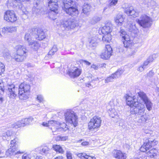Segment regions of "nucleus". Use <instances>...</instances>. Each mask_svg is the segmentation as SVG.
Returning <instances> with one entry per match:
<instances>
[{"label":"nucleus","instance_id":"nucleus-8","mask_svg":"<svg viewBox=\"0 0 159 159\" xmlns=\"http://www.w3.org/2000/svg\"><path fill=\"white\" fill-rule=\"evenodd\" d=\"M119 33L120 37L124 47L126 48H130L132 47L133 43L132 40L130 39L129 36L123 30H121Z\"/></svg>","mask_w":159,"mask_h":159},{"label":"nucleus","instance_id":"nucleus-15","mask_svg":"<svg viewBox=\"0 0 159 159\" xmlns=\"http://www.w3.org/2000/svg\"><path fill=\"white\" fill-rule=\"evenodd\" d=\"M112 52V49L111 46L109 45H106V49L101 54V57L103 59H107L110 57Z\"/></svg>","mask_w":159,"mask_h":159},{"label":"nucleus","instance_id":"nucleus-63","mask_svg":"<svg viewBox=\"0 0 159 159\" xmlns=\"http://www.w3.org/2000/svg\"><path fill=\"white\" fill-rule=\"evenodd\" d=\"M85 86L89 88H92L93 86L90 83V82L89 83H87L85 84Z\"/></svg>","mask_w":159,"mask_h":159},{"label":"nucleus","instance_id":"nucleus-17","mask_svg":"<svg viewBox=\"0 0 159 159\" xmlns=\"http://www.w3.org/2000/svg\"><path fill=\"white\" fill-rule=\"evenodd\" d=\"M15 49L16 53L27 57L26 53L27 50L24 46L20 45H17L16 46Z\"/></svg>","mask_w":159,"mask_h":159},{"label":"nucleus","instance_id":"nucleus-10","mask_svg":"<svg viewBox=\"0 0 159 159\" xmlns=\"http://www.w3.org/2000/svg\"><path fill=\"white\" fill-rule=\"evenodd\" d=\"M48 5L51 11L49 13V17L53 20H55V18H51V16L53 13V15L55 16L58 13V0H48Z\"/></svg>","mask_w":159,"mask_h":159},{"label":"nucleus","instance_id":"nucleus-24","mask_svg":"<svg viewBox=\"0 0 159 159\" xmlns=\"http://www.w3.org/2000/svg\"><path fill=\"white\" fill-rule=\"evenodd\" d=\"M12 59H14L16 62H22L26 59V57L23 55L16 53L12 56Z\"/></svg>","mask_w":159,"mask_h":159},{"label":"nucleus","instance_id":"nucleus-12","mask_svg":"<svg viewBox=\"0 0 159 159\" xmlns=\"http://www.w3.org/2000/svg\"><path fill=\"white\" fill-rule=\"evenodd\" d=\"M136 21L143 28H146L151 26L152 21L150 17L146 15H143L141 16L139 19H136Z\"/></svg>","mask_w":159,"mask_h":159},{"label":"nucleus","instance_id":"nucleus-55","mask_svg":"<svg viewBox=\"0 0 159 159\" xmlns=\"http://www.w3.org/2000/svg\"><path fill=\"white\" fill-rule=\"evenodd\" d=\"M117 0H112L110 3V6L115 5L117 3Z\"/></svg>","mask_w":159,"mask_h":159},{"label":"nucleus","instance_id":"nucleus-51","mask_svg":"<svg viewBox=\"0 0 159 159\" xmlns=\"http://www.w3.org/2000/svg\"><path fill=\"white\" fill-rule=\"evenodd\" d=\"M3 56L5 58H7V59H10L11 57L9 53L7 52L3 54Z\"/></svg>","mask_w":159,"mask_h":159},{"label":"nucleus","instance_id":"nucleus-45","mask_svg":"<svg viewBox=\"0 0 159 159\" xmlns=\"http://www.w3.org/2000/svg\"><path fill=\"white\" fill-rule=\"evenodd\" d=\"M131 52H129L128 55V56L129 57L135 55L136 52H137V50L136 48L134 49H130V50H131Z\"/></svg>","mask_w":159,"mask_h":159},{"label":"nucleus","instance_id":"nucleus-57","mask_svg":"<svg viewBox=\"0 0 159 159\" xmlns=\"http://www.w3.org/2000/svg\"><path fill=\"white\" fill-rule=\"evenodd\" d=\"M157 57V55L156 54H153L152 56H150L148 58H151V60L152 61V62L154 60L155 58H156Z\"/></svg>","mask_w":159,"mask_h":159},{"label":"nucleus","instance_id":"nucleus-34","mask_svg":"<svg viewBox=\"0 0 159 159\" xmlns=\"http://www.w3.org/2000/svg\"><path fill=\"white\" fill-rule=\"evenodd\" d=\"M97 44V38L96 37H92L89 41V46L91 47H96Z\"/></svg>","mask_w":159,"mask_h":159},{"label":"nucleus","instance_id":"nucleus-38","mask_svg":"<svg viewBox=\"0 0 159 159\" xmlns=\"http://www.w3.org/2000/svg\"><path fill=\"white\" fill-rule=\"evenodd\" d=\"M108 112L110 116L112 117H114L117 114V112L114 108L109 109L108 111Z\"/></svg>","mask_w":159,"mask_h":159},{"label":"nucleus","instance_id":"nucleus-2","mask_svg":"<svg viewBox=\"0 0 159 159\" xmlns=\"http://www.w3.org/2000/svg\"><path fill=\"white\" fill-rule=\"evenodd\" d=\"M138 96L137 99L135 96L132 98L128 94L125 96L127 105L131 107H135L139 104H143L142 103H144L147 110L148 111H151L153 104L146 94L143 92L140 91L138 93Z\"/></svg>","mask_w":159,"mask_h":159},{"label":"nucleus","instance_id":"nucleus-9","mask_svg":"<svg viewBox=\"0 0 159 159\" xmlns=\"http://www.w3.org/2000/svg\"><path fill=\"white\" fill-rule=\"evenodd\" d=\"M101 118L97 116H94L90 120L88 123V128L92 131H97L101 126L102 122Z\"/></svg>","mask_w":159,"mask_h":159},{"label":"nucleus","instance_id":"nucleus-11","mask_svg":"<svg viewBox=\"0 0 159 159\" xmlns=\"http://www.w3.org/2000/svg\"><path fill=\"white\" fill-rule=\"evenodd\" d=\"M158 143V142L155 139H146L144 142V143L140 148V151L142 152H146L152 147L155 146Z\"/></svg>","mask_w":159,"mask_h":159},{"label":"nucleus","instance_id":"nucleus-7","mask_svg":"<svg viewBox=\"0 0 159 159\" xmlns=\"http://www.w3.org/2000/svg\"><path fill=\"white\" fill-rule=\"evenodd\" d=\"M65 120L71 125L75 127L78 124V117L75 113L73 111L69 110L65 114Z\"/></svg>","mask_w":159,"mask_h":159},{"label":"nucleus","instance_id":"nucleus-46","mask_svg":"<svg viewBox=\"0 0 159 159\" xmlns=\"http://www.w3.org/2000/svg\"><path fill=\"white\" fill-rule=\"evenodd\" d=\"M7 32H12L16 31V27H7Z\"/></svg>","mask_w":159,"mask_h":159},{"label":"nucleus","instance_id":"nucleus-4","mask_svg":"<svg viewBox=\"0 0 159 159\" xmlns=\"http://www.w3.org/2000/svg\"><path fill=\"white\" fill-rule=\"evenodd\" d=\"M145 110L144 105L140 104L131 110L130 113L136 115V120L140 125L145 124L148 120V118L146 115L143 114Z\"/></svg>","mask_w":159,"mask_h":159},{"label":"nucleus","instance_id":"nucleus-52","mask_svg":"<svg viewBox=\"0 0 159 159\" xmlns=\"http://www.w3.org/2000/svg\"><path fill=\"white\" fill-rule=\"evenodd\" d=\"M154 72L152 71V70H151L148 73H147V76L149 78H151L154 75Z\"/></svg>","mask_w":159,"mask_h":159},{"label":"nucleus","instance_id":"nucleus-25","mask_svg":"<svg viewBox=\"0 0 159 159\" xmlns=\"http://www.w3.org/2000/svg\"><path fill=\"white\" fill-rule=\"evenodd\" d=\"M34 32H37V34L35 36V38L37 40H41L45 38L44 32L41 30H37L34 29Z\"/></svg>","mask_w":159,"mask_h":159},{"label":"nucleus","instance_id":"nucleus-56","mask_svg":"<svg viewBox=\"0 0 159 159\" xmlns=\"http://www.w3.org/2000/svg\"><path fill=\"white\" fill-rule=\"evenodd\" d=\"M5 66L4 65L2 66H0V75H1L2 73L3 72L5 71Z\"/></svg>","mask_w":159,"mask_h":159},{"label":"nucleus","instance_id":"nucleus-31","mask_svg":"<svg viewBox=\"0 0 159 159\" xmlns=\"http://www.w3.org/2000/svg\"><path fill=\"white\" fill-rule=\"evenodd\" d=\"M91 6L88 3H85L83 7V12L85 14H87L91 11Z\"/></svg>","mask_w":159,"mask_h":159},{"label":"nucleus","instance_id":"nucleus-18","mask_svg":"<svg viewBox=\"0 0 159 159\" xmlns=\"http://www.w3.org/2000/svg\"><path fill=\"white\" fill-rule=\"evenodd\" d=\"M113 157L118 159H126V155L125 153L122 152L118 150H114L112 151Z\"/></svg>","mask_w":159,"mask_h":159},{"label":"nucleus","instance_id":"nucleus-28","mask_svg":"<svg viewBox=\"0 0 159 159\" xmlns=\"http://www.w3.org/2000/svg\"><path fill=\"white\" fill-rule=\"evenodd\" d=\"M115 22L117 25H121L124 21L122 16L120 14H118L114 18Z\"/></svg>","mask_w":159,"mask_h":159},{"label":"nucleus","instance_id":"nucleus-59","mask_svg":"<svg viewBox=\"0 0 159 159\" xmlns=\"http://www.w3.org/2000/svg\"><path fill=\"white\" fill-rule=\"evenodd\" d=\"M81 63H84L85 64H86L87 65H89L91 64V63L89 61H86V60H81Z\"/></svg>","mask_w":159,"mask_h":159},{"label":"nucleus","instance_id":"nucleus-1","mask_svg":"<svg viewBox=\"0 0 159 159\" xmlns=\"http://www.w3.org/2000/svg\"><path fill=\"white\" fill-rule=\"evenodd\" d=\"M30 89L29 84L25 82L21 83L19 89L15 87L13 84L8 85L7 95L10 98H14L16 96L18 90V96L21 100H25L29 98Z\"/></svg>","mask_w":159,"mask_h":159},{"label":"nucleus","instance_id":"nucleus-36","mask_svg":"<svg viewBox=\"0 0 159 159\" xmlns=\"http://www.w3.org/2000/svg\"><path fill=\"white\" fill-rule=\"evenodd\" d=\"M124 72V70L122 69H118L114 73L112 74L116 79L120 77Z\"/></svg>","mask_w":159,"mask_h":159},{"label":"nucleus","instance_id":"nucleus-37","mask_svg":"<svg viewBox=\"0 0 159 159\" xmlns=\"http://www.w3.org/2000/svg\"><path fill=\"white\" fill-rule=\"evenodd\" d=\"M53 148L57 152H58L61 153H63L64 152V151L63 149L59 145H53Z\"/></svg>","mask_w":159,"mask_h":159},{"label":"nucleus","instance_id":"nucleus-49","mask_svg":"<svg viewBox=\"0 0 159 159\" xmlns=\"http://www.w3.org/2000/svg\"><path fill=\"white\" fill-rule=\"evenodd\" d=\"M7 30L8 29H7V27H4L3 28H2L1 31L0 32V34H1V33L4 34L7 33H8Z\"/></svg>","mask_w":159,"mask_h":159},{"label":"nucleus","instance_id":"nucleus-21","mask_svg":"<svg viewBox=\"0 0 159 159\" xmlns=\"http://www.w3.org/2000/svg\"><path fill=\"white\" fill-rule=\"evenodd\" d=\"M43 0H35V2L32 9V11L34 13H38L41 9Z\"/></svg>","mask_w":159,"mask_h":159},{"label":"nucleus","instance_id":"nucleus-47","mask_svg":"<svg viewBox=\"0 0 159 159\" xmlns=\"http://www.w3.org/2000/svg\"><path fill=\"white\" fill-rule=\"evenodd\" d=\"M67 139V136H59L57 138V140L65 141Z\"/></svg>","mask_w":159,"mask_h":159},{"label":"nucleus","instance_id":"nucleus-60","mask_svg":"<svg viewBox=\"0 0 159 159\" xmlns=\"http://www.w3.org/2000/svg\"><path fill=\"white\" fill-rule=\"evenodd\" d=\"M86 155V154L85 153H79L78 155V156L81 158H85V157Z\"/></svg>","mask_w":159,"mask_h":159},{"label":"nucleus","instance_id":"nucleus-33","mask_svg":"<svg viewBox=\"0 0 159 159\" xmlns=\"http://www.w3.org/2000/svg\"><path fill=\"white\" fill-rule=\"evenodd\" d=\"M102 36V40L105 43H109L111 40V36L110 34H103Z\"/></svg>","mask_w":159,"mask_h":159},{"label":"nucleus","instance_id":"nucleus-16","mask_svg":"<svg viewBox=\"0 0 159 159\" xmlns=\"http://www.w3.org/2000/svg\"><path fill=\"white\" fill-rule=\"evenodd\" d=\"M81 73V70L75 67L69 71V75L70 77L75 78L78 77Z\"/></svg>","mask_w":159,"mask_h":159},{"label":"nucleus","instance_id":"nucleus-62","mask_svg":"<svg viewBox=\"0 0 159 159\" xmlns=\"http://www.w3.org/2000/svg\"><path fill=\"white\" fill-rule=\"evenodd\" d=\"M91 68L94 69L95 70H97L98 69V66L95 65L94 64H93L91 66Z\"/></svg>","mask_w":159,"mask_h":159},{"label":"nucleus","instance_id":"nucleus-20","mask_svg":"<svg viewBox=\"0 0 159 159\" xmlns=\"http://www.w3.org/2000/svg\"><path fill=\"white\" fill-rule=\"evenodd\" d=\"M21 0H8L7 4L8 6L15 7L18 6L20 8L21 6Z\"/></svg>","mask_w":159,"mask_h":159},{"label":"nucleus","instance_id":"nucleus-41","mask_svg":"<svg viewBox=\"0 0 159 159\" xmlns=\"http://www.w3.org/2000/svg\"><path fill=\"white\" fill-rule=\"evenodd\" d=\"M101 19L102 18L101 17H99L98 16H94L91 20V23L92 24H95L100 21Z\"/></svg>","mask_w":159,"mask_h":159},{"label":"nucleus","instance_id":"nucleus-54","mask_svg":"<svg viewBox=\"0 0 159 159\" xmlns=\"http://www.w3.org/2000/svg\"><path fill=\"white\" fill-rule=\"evenodd\" d=\"M146 68L144 66L141 65L138 68L137 70L140 72H142L144 70V69Z\"/></svg>","mask_w":159,"mask_h":159},{"label":"nucleus","instance_id":"nucleus-19","mask_svg":"<svg viewBox=\"0 0 159 159\" xmlns=\"http://www.w3.org/2000/svg\"><path fill=\"white\" fill-rule=\"evenodd\" d=\"M64 10L67 14L72 16H76L78 14V10L74 6L66 8Z\"/></svg>","mask_w":159,"mask_h":159},{"label":"nucleus","instance_id":"nucleus-53","mask_svg":"<svg viewBox=\"0 0 159 159\" xmlns=\"http://www.w3.org/2000/svg\"><path fill=\"white\" fill-rule=\"evenodd\" d=\"M66 157L67 159H72V154L69 151L67 152Z\"/></svg>","mask_w":159,"mask_h":159},{"label":"nucleus","instance_id":"nucleus-5","mask_svg":"<svg viewBox=\"0 0 159 159\" xmlns=\"http://www.w3.org/2000/svg\"><path fill=\"white\" fill-rule=\"evenodd\" d=\"M42 125L43 126L48 127L50 128L54 135L57 134L56 133L59 131V130L65 131L68 129L66 127V125L65 123L60 124L58 122L54 120H50L48 121V123L43 122Z\"/></svg>","mask_w":159,"mask_h":159},{"label":"nucleus","instance_id":"nucleus-61","mask_svg":"<svg viewBox=\"0 0 159 159\" xmlns=\"http://www.w3.org/2000/svg\"><path fill=\"white\" fill-rule=\"evenodd\" d=\"M85 159H96V158L95 157H92L91 156H89L88 155L86 154V155L85 156Z\"/></svg>","mask_w":159,"mask_h":159},{"label":"nucleus","instance_id":"nucleus-43","mask_svg":"<svg viewBox=\"0 0 159 159\" xmlns=\"http://www.w3.org/2000/svg\"><path fill=\"white\" fill-rule=\"evenodd\" d=\"M22 127L20 121H17L11 125V127L16 129Z\"/></svg>","mask_w":159,"mask_h":159},{"label":"nucleus","instance_id":"nucleus-29","mask_svg":"<svg viewBox=\"0 0 159 159\" xmlns=\"http://www.w3.org/2000/svg\"><path fill=\"white\" fill-rule=\"evenodd\" d=\"M33 120V118L32 117H30L28 118L23 119L20 121L22 127L29 125Z\"/></svg>","mask_w":159,"mask_h":159},{"label":"nucleus","instance_id":"nucleus-35","mask_svg":"<svg viewBox=\"0 0 159 159\" xmlns=\"http://www.w3.org/2000/svg\"><path fill=\"white\" fill-rule=\"evenodd\" d=\"M12 131L10 130H7L3 133L2 135V139L4 140L6 139L9 136H11L12 135Z\"/></svg>","mask_w":159,"mask_h":159},{"label":"nucleus","instance_id":"nucleus-23","mask_svg":"<svg viewBox=\"0 0 159 159\" xmlns=\"http://www.w3.org/2000/svg\"><path fill=\"white\" fill-rule=\"evenodd\" d=\"M63 6L62 7L63 9L64 10L70 7L71 6L75 5V2L72 0H63Z\"/></svg>","mask_w":159,"mask_h":159},{"label":"nucleus","instance_id":"nucleus-3","mask_svg":"<svg viewBox=\"0 0 159 159\" xmlns=\"http://www.w3.org/2000/svg\"><path fill=\"white\" fill-rule=\"evenodd\" d=\"M18 139L17 138L11 140V141L10 148L6 151V154L7 156L10 157L14 156L17 157L18 159H30L29 155L26 154L20 156V154L23 152L17 151L18 148Z\"/></svg>","mask_w":159,"mask_h":159},{"label":"nucleus","instance_id":"nucleus-64","mask_svg":"<svg viewBox=\"0 0 159 159\" xmlns=\"http://www.w3.org/2000/svg\"><path fill=\"white\" fill-rule=\"evenodd\" d=\"M54 159H63V157L61 156H59L56 157Z\"/></svg>","mask_w":159,"mask_h":159},{"label":"nucleus","instance_id":"nucleus-14","mask_svg":"<svg viewBox=\"0 0 159 159\" xmlns=\"http://www.w3.org/2000/svg\"><path fill=\"white\" fill-rule=\"evenodd\" d=\"M125 7L124 12L129 16H132L133 17H137L139 13L134 10L133 7L130 5H127Z\"/></svg>","mask_w":159,"mask_h":159},{"label":"nucleus","instance_id":"nucleus-27","mask_svg":"<svg viewBox=\"0 0 159 159\" xmlns=\"http://www.w3.org/2000/svg\"><path fill=\"white\" fill-rule=\"evenodd\" d=\"M147 154L148 157L155 158H156L157 155H158V152L157 149L153 148L148 152Z\"/></svg>","mask_w":159,"mask_h":159},{"label":"nucleus","instance_id":"nucleus-13","mask_svg":"<svg viewBox=\"0 0 159 159\" xmlns=\"http://www.w3.org/2000/svg\"><path fill=\"white\" fill-rule=\"evenodd\" d=\"M4 19L8 22H12L16 21L17 20L14 12L12 10H8L5 13Z\"/></svg>","mask_w":159,"mask_h":159},{"label":"nucleus","instance_id":"nucleus-30","mask_svg":"<svg viewBox=\"0 0 159 159\" xmlns=\"http://www.w3.org/2000/svg\"><path fill=\"white\" fill-rule=\"evenodd\" d=\"M28 44L31 48L35 50H37L39 47V44L37 42L34 40L31 41Z\"/></svg>","mask_w":159,"mask_h":159},{"label":"nucleus","instance_id":"nucleus-40","mask_svg":"<svg viewBox=\"0 0 159 159\" xmlns=\"http://www.w3.org/2000/svg\"><path fill=\"white\" fill-rule=\"evenodd\" d=\"M50 149L47 147H44L40 150V153L42 154H46L49 153Z\"/></svg>","mask_w":159,"mask_h":159},{"label":"nucleus","instance_id":"nucleus-50","mask_svg":"<svg viewBox=\"0 0 159 159\" xmlns=\"http://www.w3.org/2000/svg\"><path fill=\"white\" fill-rule=\"evenodd\" d=\"M37 100L39 102H43L44 101V99L43 96L41 95H38L37 96Z\"/></svg>","mask_w":159,"mask_h":159},{"label":"nucleus","instance_id":"nucleus-39","mask_svg":"<svg viewBox=\"0 0 159 159\" xmlns=\"http://www.w3.org/2000/svg\"><path fill=\"white\" fill-rule=\"evenodd\" d=\"M57 48L56 46L54 45L52 48L49 51L48 53V55L51 57L54 54L55 52L57 51Z\"/></svg>","mask_w":159,"mask_h":159},{"label":"nucleus","instance_id":"nucleus-6","mask_svg":"<svg viewBox=\"0 0 159 159\" xmlns=\"http://www.w3.org/2000/svg\"><path fill=\"white\" fill-rule=\"evenodd\" d=\"M57 25L58 26H59L62 28V30H68L75 28L77 24L75 20L71 19L61 20L59 22H57Z\"/></svg>","mask_w":159,"mask_h":159},{"label":"nucleus","instance_id":"nucleus-48","mask_svg":"<svg viewBox=\"0 0 159 159\" xmlns=\"http://www.w3.org/2000/svg\"><path fill=\"white\" fill-rule=\"evenodd\" d=\"M155 4V2L153 0H148V5L149 6H154Z\"/></svg>","mask_w":159,"mask_h":159},{"label":"nucleus","instance_id":"nucleus-44","mask_svg":"<svg viewBox=\"0 0 159 159\" xmlns=\"http://www.w3.org/2000/svg\"><path fill=\"white\" fill-rule=\"evenodd\" d=\"M151 59L152 58H148V59L144 61L143 64H142L146 68L147 66L149 63L152 62Z\"/></svg>","mask_w":159,"mask_h":159},{"label":"nucleus","instance_id":"nucleus-32","mask_svg":"<svg viewBox=\"0 0 159 159\" xmlns=\"http://www.w3.org/2000/svg\"><path fill=\"white\" fill-rule=\"evenodd\" d=\"M129 31L134 33H136L138 32V29L136 27L135 24L134 23H131L128 26Z\"/></svg>","mask_w":159,"mask_h":159},{"label":"nucleus","instance_id":"nucleus-42","mask_svg":"<svg viewBox=\"0 0 159 159\" xmlns=\"http://www.w3.org/2000/svg\"><path fill=\"white\" fill-rule=\"evenodd\" d=\"M116 79L112 74L111 75L106 78L105 80V83H108L109 82L113 81L114 79Z\"/></svg>","mask_w":159,"mask_h":159},{"label":"nucleus","instance_id":"nucleus-26","mask_svg":"<svg viewBox=\"0 0 159 159\" xmlns=\"http://www.w3.org/2000/svg\"><path fill=\"white\" fill-rule=\"evenodd\" d=\"M34 29L30 30H29L25 34V40L28 41V43L29 42H31L32 41L31 39V34H34Z\"/></svg>","mask_w":159,"mask_h":159},{"label":"nucleus","instance_id":"nucleus-58","mask_svg":"<svg viewBox=\"0 0 159 159\" xmlns=\"http://www.w3.org/2000/svg\"><path fill=\"white\" fill-rule=\"evenodd\" d=\"M149 80L152 83H155L156 81H157V80L156 79V78L155 77H152L151 78H149Z\"/></svg>","mask_w":159,"mask_h":159},{"label":"nucleus","instance_id":"nucleus-22","mask_svg":"<svg viewBox=\"0 0 159 159\" xmlns=\"http://www.w3.org/2000/svg\"><path fill=\"white\" fill-rule=\"evenodd\" d=\"M112 25L110 23H108L103 26L101 29V32L103 34H110L112 31Z\"/></svg>","mask_w":159,"mask_h":159}]
</instances>
